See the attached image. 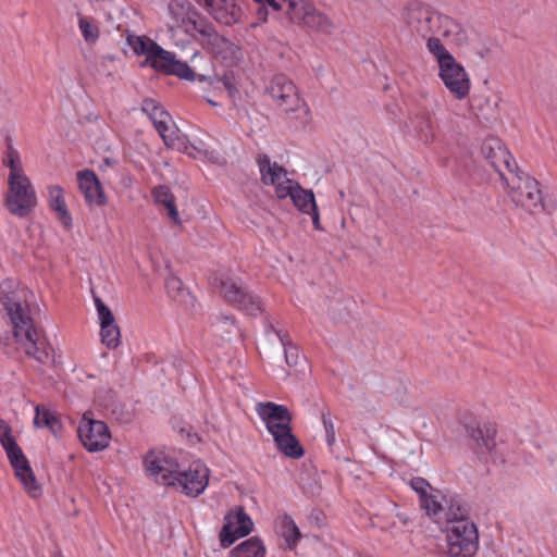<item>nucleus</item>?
Here are the masks:
<instances>
[{"label": "nucleus", "instance_id": "19", "mask_svg": "<svg viewBox=\"0 0 557 557\" xmlns=\"http://www.w3.org/2000/svg\"><path fill=\"white\" fill-rule=\"evenodd\" d=\"M481 152L491 165L499 173L503 180L504 176H507V173H510L517 168L511 153L504 146L502 140L496 137L486 138L482 144Z\"/></svg>", "mask_w": 557, "mask_h": 557}, {"label": "nucleus", "instance_id": "37", "mask_svg": "<svg viewBox=\"0 0 557 557\" xmlns=\"http://www.w3.org/2000/svg\"><path fill=\"white\" fill-rule=\"evenodd\" d=\"M322 423L324 426L326 443L330 447H332L336 442V432L335 425L330 412L322 413Z\"/></svg>", "mask_w": 557, "mask_h": 557}, {"label": "nucleus", "instance_id": "17", "mask_svg": "<svg viewBox=\"0 0 557 557\" xmlns=\"http://www.w3.org/2000/svg\"><path fill=\"white\" fill-rule=\"evenodd\" d=\"M253 529V522L243 507L231 509L224 517V525L220 532L221 546L230 547L235 541L248 535Z\"/></svg>", "mask_w": 557, "mask_h": 557}, {"label": "nucleus", "instance_id": "11", "mask_svg": "<svg viewBox=\"0 0 557 557\" xmlns=\"http://www.w3.org/2000/svg\"><path fill=\"white\" fill-rule=\"evenodd\" d=\"M13 337L18 347L39 363L46 364L52 360L47 339L35 326L29 313L11 321Z\"/></svg>", "mask_w": 557, "mask_h": 557}, {"label": "nucleus", "instance_id": "1", "mask_svg": "<svg viewBox=\"0 0 557 557\" xmlns=\"http://www.w3.org/2000/svg\"><path fill=\"white\" fill-rule=\"evenodd\" d=\"M2 163L9 169L5 207L13 215L25 218L37 206L36 190L24 171L20 152L12 146L5 150Z\"/></svg>", "mask_w": 557, "mask_h": 557}, {"label": "nucleus", "instance_id": "5", "mask_svg": "<svg viewBox=\"0 0 557 557\" xmlns=\"http://www.w3.org/2000/svg\"><path fill=\"white\" fill-rule=\"evenodd\" d=\"M164 22L171 40L177 47H184L191 40H197L202 29L209 25L187 0L171 1L165 10Z\"/></svg>", "mask_w": 557, "mask_h": 557}, {"label": "nucleus", "instance_id": "14", "mask_svg": "<svg viewBox=\"0 0 557 557\" xmlns=\"http://www.w3.org/2000/svg\"><path fill=\"white\" fill-rule=\"evenodd\" d=\"M181 457L163 451L150 450L144 457L146 475L156 483L172 487L176 472L180 470Z\"/></svg>", "mask_w": 557, "mask_h": 557}, {"label": "nucleus", "instance_id": "15", "mask_svg": "<svg viewBox=\"0 0 557 557\" xmlns=\"http://www.w3.org/2000/svg\"><path fill=\"white\" fill-rule=\"evenodd\" d=\"M197 40L203 46V48L209 50L214 58L219 59L226 65H233L240 58L239 47L233 41L219 35L211 24L202 29L201 35Z\"/></svg>", "mask_w": 557, "mask_h": 557}, {"label": "nucleus", "instance_id": "28", "mask_svg": "<svg viewBox=\"0 0 557 557\" xmlns=\"http://www.w3.org/2000/svg\"><path fill=\"white\" fill-rule=\"evenodd\" d=\"M275 530L277 535L284 540L286 548L290 550L296 548L301 539V533L292 517L287 515L280 516L275 520Z\"/></svg>", "mask_w": 557, "mask_h": 557}, {"label": "nucleus", "instance_id": "8", "mask_svg": "<svg viewBox=\"0 0 557 557\" xmlns=\"http://www.w3.org/2000/svg\"><path fill=\"white\" fill-rule=\"evenodd\" d=\"M444 557H475L479 550V530L466 515H454L446 519L443 528Z\"/></svg>", "mask_w": 557, "mask_h": 557}, {"label": "nucleus", "instance_id": "18", "mask_svg": "<svg viewBox=\"0 0 557 557\" xmlns=\"http://www.w3.org/2000/svg\"><path fill=\"white\" fill-rule=\"evenodd\" d=\"M221 290L227 301L249 315H257L263 310L262 300L258 296L245 292L243 287L233 280L223 281Z\"/></svg>", "mask_w": 557, "mask_h": 557}, {"label": "nucleus", "instance_id": "4", "mask_svg": "<svg viewBox=\"0 0 557 557\" xmlns=\"http://www.w3.org/2000/svg\"><path fill=\"white\" fill-rule=\"evenodd\" d=\"M127 44L135 54L146 57L143 63L144 66H149L168 75H175L181 79H195V74L187 63L177 60L173 52L163 49L151 38L128 35Z\"/></svg>", "mask_w": 557, "mask_h": 557}, {"label": "nucleus", "instance_id": "43", "mask_svg": "<svg viewBox=\"0 0 557 557\" xmlns=\"http://www.w3.org/2000/svg\"><path fill=\"white\" fill-rule=\"evenodd\" d=\"M221 324H225L228 329H231L228 332L232 333L233 331L237 330L234 321L230 320L228 318H225V321H223Z\"/></svg>", "mask_w": 557, "mask_h": 557}, {"label": "nucleus", "instance_id": "16", "mask_svg": "<svg viewBox=\"0 0 557 557\" xmlns=\"http://www.w3.org/2000/svg\"><path fill=\"white\" fill-rule=\"evenodd\" d=\"M78 438L83 446L90 453L102 451L109 447L111 432L108 425L100 420H95L84 414L79 421Z\"/></svg>", "mask_w": 557, "mask_h": 557}, {"label": "nucleus", "instance_id": "36", "mask_svg": "<svg viewBox=\"0 0 557 557\" xmlns=\"http://www.w3.org/2000/svg\"><path fill=\"white\" fill-rule=\"evenodd\" d=\"M94 300H95V307H96L98 319H99V324L104 325V324L116 323L115 317H114L112 310L107 305H104V302L99 297H96Z\"/></svg>", "mask_w": 557, "mask_h": 557}, {"label": "nucleus", "instance_id": "6", "mask_svg": "<svg viewBox=\"0 0 557 557\" xmlns=\"http://www.w3.org/2000/svg\"><path fill=\"white\" fill-rule=\"evenodd\" d=\"M507 185V195L517 206L529 213L546 211L552 213L556 210L555 200L544 199L540 183L529 174L518 171L517 168L504 176Z\"/></svg>", "mask_w": 557, "mask_h": 557}, {"label": "nucleus", "instance_id": "2", "mask_svg": "<svg viewBox=\"0 0 557 557\" xmlns=\"http://www.w3.org/2000/svg\"><path fill=\"white\" fill-rule=\"evenodd\" d=\"M141 110L153 123L157 132L168 147L185 152L195 159L209 160L213 163L221 162L220 154L216 151L209 150L202 143H200L199 146L189 145L187 138L178 129L170 113L157 101L146 99L143 102Z\"/></svg>", "mask_w": 557, "mask_h": 557}, {"label": "nucleus", "instance_id": "27", "mask_svg": "<svg viewBox=\"0 0 557 557\" xmlns=\"http://www.w3.org/2000/svg\"><path fill=\"white\" fill-rule=\"evenodd\" d=\"M433 36H442L455 45H462L467 40V34L463 27L450 16L442 13L438 14L436 20Z\"/></svg>", "mask_w": 557, "mask_h": 557}, {"label": "nucleus", "instance_id": "34", "mask_svg": "<svg viewBox=\"0 0 557 557\" xmlns=\"http://www.w3.org/2000/svg\"><path fill=\"white\" fill-rule=\"evenodd\" d=\"M77 25L84 40L94 45L100 37V29L96 20L90 16L78 14Z\"/></svg>", "mask_w": 557, "mask_h": 557}, {"label": "nucleus", "instance_id": "21", "mask_svg": "<svg viewBox=\"0 0 557 557\" xmlns=\"http://www.w3.org/2000/svg\"><path fill=\"white\" fill-rule=\"evenodd\" d=\"M440 12L433 11L424 5H412L408 8L406 20L408 25L422 37L435 38L433 36L436 20Z\"/></svg>", "mask_w": 557, "mask_h": 557}, {"label": "nucleus", "instance_id": "12", "mask_svg": "<svg viewBox=\"0 0 557 557\" xmlns=\"http://www.w3.org/2000/svg\"><path fill=\"white\" fill-rule=\"evenodd\" d=\"M210 469L198 458L181 457L180 470L176 472L172 488L187 497H198L208 487Z\"/></svg>", "mask_w": 557, "mask_h": 557}, {"label": "nucleus", "instance_id": "22", "mask_svg": "<svg viewBox=\"0 0 557 557\" xmlns=\"http://www.w3.org/2000/svg\"><path fill=\"white\" fill-rule=\"evenodd\" d=\"M257 164L259 166L262 183L267 186H272L276 197L280 194V189L287 186L285 182L293 181V178L288 177L286 169L277 162H272L267 154L258 156Z\"/></svg>", "mask_w": 557, "mask_h": 557}, {"label": "nucleus", "instance_id": "39", "mask_svg": "<svg viewBox=\"0 0 557 557\" xmlns=\"http://www.w3.org/2000/svg\"><path fill=\"white\" fill-rule=\"evenodd\" d=\"M411 488L420 495V498L423 499L428 496V492L431 488L430 483L423 478H413L410 480Z\"/></svg>", "mask_w": 557, "mask_h": 557}, {"label": "nucleus", "instance_id": "41", "mask_svg": "<svg viewBox=\"0 0 557 557\" xmlns=\"http://www.w3.org/2000/svg\"><path fill=\"white\" fill-rule=\"evenodd\" d=\"M421 506L429 515H437L442 510V505L431 495L421 499Z\"/></svg>", "mask_w": 557, "mask_h": 557}, {"label": "nucleus", "instance_id": "32", "mask_svg": "<svg viewBox=\"0 0 557 557\" xmlns=\"http://www.w3.org/2000/svg\"><path fill=\"white\" fill-rule=\"evenodd\" d=\"M166 289L169 295L186 308H191L195 305V297L184 286L183 282L177 277H170L166 281Z\"/></svg>", "mask_w": 557, "mask_h": 557}, {"label": "nucleus", "instance_id": "25", "mask_svg": "<svg viewBox=\"0 0 557 557\" xmlns=\"http://www.w3.org/2000/svg\"><path fill=\"white\" fill-rule=\"evenodd\" d=\"M47 193L49 208L55 214L57 220L66 230L72 228L73 220L65 202L64 189L58 184H52L47 187Z\"/></svg>", "mask_w": 557, "mask_h": 557}, {"label": "nucleus", "instance_id": "26", "mask_svg": "<svg viewBox=\"0 0 557 557\" xmlns=\"http://www.w3.org/2000/svg\"><path fill=\"white\" fill-rule=\"evenodd\" d=\"M495 430L491 428H478L472 433L475 442L474 450L484 462L496 461Z\"/></svg>", "mask_w": 557, "mask_h": 557}, {"label": "nucleus", "instance_id": "9", "mask_svg": "<svg viewBox=\"0 0 557 557\" xmlns=\"http://www.w3.org/2000/svg\"><path fill=\"white\" fill-rule=\"evenodd\" d=\"M264 95L270 101L286 114H294L302 123L311 119V112L300 96L295 83L284 74L274 75L265 85Z\"/></svg>", "mask_w": 557, "mask_h": 557}, {"label": "nucleus", "instance_id": "23", "mask_svg": "<svg viewBox=\"0 0 557 557\" xmlns=\"http://www.w3.org/2000/svg\"><path fill=\"white\" fill-rule=\"evenodd\" d=\"M0 307L7 312L10 321L29 313L21 301L16 281L5 278L0 283Z\"/></svg>", "mask_w": 557, "mask_h": 557}, {"label": "nucleus", "instance_id": "30", "mask_svg": "<svg viewBox=\"0 0 557 557\" xmlns=\"http://www.w3.org/2000/svg\"><path fill=\"white\" fill-rule=\"evenodd\" d=\"M152 196L157 203L165 207L169 219L174 224H181L180 213L175 206V197L171 189L165 185H160L153 188Z\"/></svg>", "mask_w": 557, "mask_h": 557}, {"label": "nucleus", "instance_id": "40", "mask_svg": "<svg viewBox=\"0 0 557 557\" xmlns=\"http://www.w3.org/2000/svg\"><path fill=\"white\" fill-rule=\"evenodd\" d=\"M281 342H282V344L284 346L285 358H286L287 364H289V366H297L298 359H299V350H298V348L296 346H293V345H287L283 337L281 338Z\"/></svg>", "mask_w": 557, "mask_h": 557}, {"label": "nucleus", "instance_id": "31", "mask_svg": "<svg viewBox=\"0 0 557 557\" xmlns=\"http://www.w3.org/2000/svg\"><path fill=\"white\" fill-rule=\"evenodd\" d=\"M34 424L36 428H47L55 435L61 431V422L55 411L46 406L36 407Z\"/></svg>", "mask_w": 557, "mask_h": 557}, {"label": "nucleus", "instance_id": "7", "mask_svg": "<svg viewBox=\"0 0 557 557\" xmlns=\"http://www.w3.org/2000/svg\"><path fill=\"white\" fill-rule=\"evenodd\" d=\"M426 48L435 59L438 77L449 94L457 100L466 99L471 89V82L465 67L457 62L438 38H429Z\"/></svg>", "mask_w": 557, "mask_h": 557}, {"label": "nucleus", "instance_id": "42", "mask_svg": "<svg viewBox=\"0 0 557 557\" xmlns=\"http://www.w3.org/2000/svg\"><path fill=\"white\" fill-rule=\"evenodd\" d=\"M260 3L270 7L275 12L284 11L289 17L287 0H261Z\"/></svg>", "mask_w": 557, "mask_h": 557}, {"label": "nucleus", "instance_id": "3", "mask_svg": "<svg viewBox=\"0 0 557 557\" xmlns=\"http://www.w3.org/2000/svg\"><path fill=\"white\" fill-rule=\"evenodd\" d=\"M255 410L273 437L276 448L287 457L300 458L304 449L292 432V413L284 405L257 403Z\"/></svg>", "mask_w": 557, "mask_h": 557}, {"label": "nucleus", "instance_id": "38", "mask_svg": "<svg viewBox=\"0 0 557 557\" xmlns=\"http://www.w3.org/2000/svg\"><path fill=\"white\" fill-rule=\"evenodd\" d=\"M287 186L285 188L280 189V194L277 196L278 199L289 198L293 203H295V199H297L299 191L302 189L300 184L293 180L292 182H285Z\"/></svg>", "mask_w": 557, "mask_h": 557}, {"label": "nucleus", "instance_id": "10", "mask_svg": "<svg viewBox=\"0 0 557 557\" xmlns=\"http://www.w3.org/2000/svg\"><path fill=\"white\" fill-rule=\"evenodd\" d=\"M0 444L7 454L15 476L23 485L25 492L32 497L38 496L41 491L40 485L36 480L26 456L13 435L12 428L3 419H0Z\"/></svg>", "mask_w": 557, "mask_h": 557}, {"label": "nucleus", "instance_id": "33", "mask_svg": "<svg viewBox=\"0 0 557 557\" xmlns=\"http://www.w3.org/2000/svg\"><path fill=\"white\" fill-rule=\"evenodd\" d=\"M234 557H265V547L258 537H250L232 552Z\"/></svg>", "mask_w": 557, "mask_h": 557}, {"label": "nucleus", "instance_id": "24", "mask_svg": "<svg viewBox=\"0 0 557 557\" xmlns=\"http://www.w3.org/2000/svg\"><path fill=\"white\" fill-rule=\"evenodd\" d=\"M206 11L219 23L235 24L240 16L236 0H202Z\"/></svg>", "mask_w": 557, "mask_h": 557}, {"label": "nucleus", "instance_id": "44", "mask_svg": "<svg viewBox=\"0 0 557 557\" xmlns=\"http://www.w3.org/2000/svg\"><path fill=\"white\" fill-rule=\"evenodd\" d=\"M218 83H222L225 87H227V88H228V85H227V83H226V82H224V81H223V82L218 81Z\"/></svg>", "mask_w": 557, "mask_h": 557}, {"label": "nucleus", "instance_id": "29", "mask_svg": "<svg viewBox=\"0 0 557 557\" xmlns=\"http://www.w3.org/2000/svg\"><path fill=\"white\" fill-rule=\"evenodd\" d=\"M294 206L304 214H308L312 219V223L315 230L321 228L320 214L315 202L314 194L310 189L302 188L299 191L297 199H295Z\"/></svg>", "mask_w": 557, "mask_h": 557}, {"label": "nucleus", "instance_id": "20", "mask_svg": "<svg viewBox=\"0 0 557 557\" xmlns=\"http://www.w3.org/2000/svg\"><path fill=\"white\" fill-rule=\"evenodd\" d=\"M79 191L89 207H103L107 196L98 176L91 170H82L76 173Z\"/></svg>", "mask_w": 557, "mask_h": 557}, {"label": "nucleus", "instance_id": "35", "mask_svg": "<svg viewBox=\"0 0 557 557\" xmlns=\"http://www.w3.org/2000/svg\"><path fill=\"white\" fill-rule=\"evenodd\" d=\"M101 343L109 349H115L121 343V332L116 323L100 325Z\"/></svg>", "mask_w": 557, "mask_h": 557}, {"label": "nucleus", "instance_id": "13", "mask_svg": "<svg viewBox=\"0 0 557 557\" xmlns=\"http://www.w3.org/2000/svg\"><path fill=\"white\" fill-rule=\"evenodd\" d=\"M287 5L290 22L324 35L333 32L334 24L331 18L309 0H287Z\"/></svg>", "mask_w": 557, "mask_h": 557}, {"label": "nucleus", "instance_id": "45", "mask_svg": "<svg viewBox=\"0 0 557 557\" xmlns=\"http://www.w3.org/2000/svg\"><path fill=\"white\" fill-rule=\"evenodd\" d=\"M255 1H256V2H259V3L261 2V0H255Z\"/></svg>", "mask_w": 557, "mask_h": 557}]
</instances>
